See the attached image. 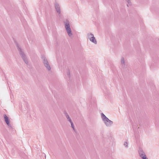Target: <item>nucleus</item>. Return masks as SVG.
Returning a JSON list of instances; mask_svg holds the SVG:
<instances>
[{
    "instance_id": "1",
    "label": "nucleus",
    "mask_w": 159,
    "mask_h": 159,
    "mask_svg": "<svg viewBox=\"0 0 159 159\" xmlns=\"http://www.w3.org/2000/svg\"><path fill=\"white\" fill-rule=\"evenodd\" d=\"M101 118L102 119L106 126L107 127H110L113 125V122L109 120L106 116L102 113L101 114Z\"/></svg>"
},
{
    "instance_id": "2",
    "label": "nucleus",
    "mask_w": 159,
    "mask_h": 159,
    "mask_svg": "<svg viewBox=\"0 0 159 159\" xmlns=\"http://www.w3.org/2000/svg\"><path fill=\"white\" fill-rule=\"evenodd\" d=\"M65 29L69 37H71L73 35L70 24V21L68 19H66L63 22Z\"/></svg>"
},
{
    "instance_id": "3",
    "label": "nucleus",
    "mask_w": 159,
    "mask_h": 159,
    "mask_svg": "<svg viewBox=\"0 0 159 159\" xmlns=\"http://www.w3.org/2000/svg\"><path fill=\"white\" fill-rule=\"evenodd\" d=\"M17 47L19 51V52L23 59L24 62L27 64H28V59L24 52L23 51L20 46L18 44H17Z\"/></svg>"
},
{
    "instance_id": "4",
    "label": "nucleus",
    "mask_w": 159,
    "mask_h": 159,
    "mask_svg": "<svg viewBox=\"0 0 159 159\" xmlns=\"http://www.w3.org/2000/svg\"><path fill=\"white\" fill-rule=\"evenodd\" d=\"M41 57L44 66L48 70H50L51 69V68L45 56L43 55Z\"/></svg>"
},
{
    "instance_id": "5",
    "label": "nucleus",
    "mask_w": 159,
    "mask_h": 159,
    "mask_svg": "<svg viewBox=\"0 0 159 159\" xmlns=\"http://www.w3.org/2000/svg\"><path fill=\"white\" fill-rule=\"evenodd\" d=\"M87 39L95 44H96L97 43V41L95 37H94L93 34L91 33H89L87 34Z\"/></svg>"
},
{
    "instance_id": "6",
    "label": "nucleus",
    "mask_w": 159,
    "mask_h": 159,
    "mask_svg": "<svg viewBox=\"0 0 159 159\" xmlns=\"http://www.w3.org/2000/svg\"><path fill=\"white\" fill-rule=\"evenodd\" d=\"M54 7L58 13L59 16H60L61 14V6L57 2L55 1L54 4Z\"/></svg>"
},
{
    "instance_id": "7",
    "label": "nucleus",
    "mask_w": 159,
    "mask_h": 159,
    "mask_svg": "<svg viewBox=\"0 0 159 159\" xmlns=\"http://www.w3.org/2000/svg\"><path fill=\"white\" fill-rule=\"evenodd\" d=\"M138 152L139 156L141 158H142L146 156L145 152L142 149H139V150Z\"/></svg>"
},
{
    "instance_id": "8",
    "label": "nucleus",
    "mask_w": 159,
    "mask_h": 159,
    "mask_svg": "<svg viewBox=\"0 0 159 159\" xmlns=\"http://www.w3.org/2000/svg\"><path fill=\"white\" fill-rule=\"evenodd\" d=\"M5 121L6 122L7 125L9 127H11V125L9 123V121L8 119V117L6 116V115L5 114L4 116Z\"/></svg>"
},
{
    "instance_id": "9",
    "label": "nucleus",
    "mask_w": 159,
    "mask_h": 159,
    "mask_svg": "<svg viewBox=\"0 0 159 159\" xmlns=\"http://www.w3.org/2000/svg\"><path fill=\"white\" fill-rule=\"evenodd\" d=\"M65 114L66 116V118H67L68 120L70 122H71L72 120L68 114L66 112H65Z\"/></svg>"
},
{
    "instance_id": "10",
    "label": "nucleus",
    "mask_w": 159,
    "mask_h": 159,
    "mask_svg": "<svg viewBox=\"0 0 159 159\" xmlns=\"http://www.w3.org/2000/svg\"><path fill=\"white\" fill-rule=\"evenodd\" d=\"M124 145L125 147L126 148L128 147V143L127 140L124 142Z\"/></svg>"
},
{
    "instance_id": "11",
    "label": "nucleus",
    "mask_w": 159,
    "mask_h": 159,
    "mask_svg": "<svg viewBox=\"0 0 159 159\" xmlns=\"http://www.w3.org/2000/svg\"><path fill=\"white\" fill-rule=\"evenodd\" d=\"M121 63L123 66L124 65H125V60L123 58H122L121 61Z\"/></svg>"
},
{
    "instance_id": "12",
    "label": "nucleus",
    "mask_w": 159,
    "mask_h": 159,
    "mask_svg": "<svg viewBox=\"0 0 159 159\" xmlns=\"http://www.w3.org/2000/svg\"><path fill=\"white\" fill-rule=\"evenodd\" d=\"M70 123L71 124V127L74 130H75V127H74V126L73 123L72 121H71V122H70Z\"/></svg>"
},
{
    "instance_id": "13",
    "label": "nucleus",
    "mask_w": 159,
    "mask_h": 159,
    "mask_svg": "<svg viewBox=\"0 0 159 159\" xmlns=\"http://www.w3.org/2000/svg\"><path fill=\"white\" fill-rule=\"evenodd\" d=\"M127 2L128 4H127V6L128 7H129V6L130 5V0H125Z\"/></svg>"
},
{
    "instance_id": "14",
    "label": "nucleus",
    "mask_w": 159,
    "mask_h": 159,
    "mask_svg": "<svg viewBox=\"0 0 159 159\" xmlns=\"http://www.w3.org/2000/svg\"><path fill=\"white\" fill-rule=\"evenodd\" d=\"M67 75L68 77H70V72L69 70L67 71Z\"/></svg>"
},
{
    "instance_id": "15",
    "label": "nucleus",
    "mask_w": 159,
    "mask_h": 159,
    "mask_svg": "<svg viewBox=\"0 0 159 159\" xmlns=\"http://www.w3.org/2000/svg\"><path fill=\"white\" fill-rule=\"evenodd\" d=\"M142 159H148L146 156L143 157L142 158Z\"/></svg>"
}]
</instances>
